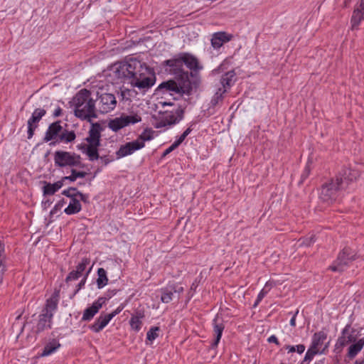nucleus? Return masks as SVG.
Listing matches in <instances>:
<instances>
[{
  "mask_svg": "<svg viewBox=\"0 0 364 364\" xmlns=\"http://www.w3.org/2000/svg\"><path fill=\"white\" fill-rule=\"evenodd\" d=\"M112 71L115 78L122 82L127 81L141 93L148 91L156 81L153 70L146 63L135 58L115 63Z\"/></svg>",
  "mask_w": 364,
  "mask_h": 364,
  "instance_id": "f257e3e1",
  "label": "nucleus"
},
{
  "mask_svg": "<svg viewBox=\"0 0 364 364\" xmlns=\"http://www.w3.org/2000/svg\"><path fill=\"white\" fill-rule=\"evenodd\" d=\"M75 114L82 119L96 118L97 107L95 100L92 97L90 91L83 89L80 90L73 99Z\"/></svg>",
  "mask_w": 364,
  "mask_h": 364,
  "instance_id": "f03ea898",
  "label": "nucleus"
},
{
  "mask_svg": "<svg viewBox=\"0 0 364 364\" xmlns=\"http://www.w3.org/2000/svg\"><path fill=\"white\" fill-rule=\"evenodd\" d=\"M102 130V128L98 123L93 124L89 130L88 136L86 138L88 144H83L80 148L83 153L87 154L90 161H95L99 158L97 148L100 146Z\"/></svg>",
  "mask_w": 364,
  "mask_h": 364,
  "instance_id": "7ed1b4c3",
  "label": "nucleus"
},
{
  "mask_svg": "<svg viewBox=\"0 0 364 364\" xmlns=\"http://www.w3.org/2000/svg\"><path fill=\"white\" fill-rule=\"evenodd\" d=\"M341 189H343L342 178H336L335 180H331L330 182L322 186L319 198L323 202L330 204L336 200L337 192Z\"/></svg>",
  "mask_w": 364,
  "mask_h": 364,
  "instance_id": "20e7f679",
  "label": "nucleus"
},
{
  "mask_svg": "<svg viewBox=\"0 0 364 364\" xmlns=\"http://www.w3.org/2000/svg\"><path fill=\"white\" fill-rule=\"evenodd\" d=\"M54 162L55 165L59 167H77L81 166V157L75 153L56 151L54 153Z\"/></svg>",
  "mask_w": 364,
  "mask_h": 364,
  "instance_id": "39448f33",
  "label": "nucleus"
},
{
  "mask_svg": "<svg viewBox=\"0 0 364 364\" xmlns=\"http://www.w3.org/2000/svg\"><path fill=\"white\" fill-rule=\"evenodd\" d=\"M141 121V117L136 114L127 115L122 114L118 117L111 119L108 123V127L114 132H117L121 129L130 124H134Z\"/></svg>",
  "mask_w": 364,
  "mask_h": 364,
  "instance_id": "423d86ee",
  "label": "nucleus"
},
{
  "mask_svg": "<svg viewBox=\"0 0 364 364\" xmlns=\"http://www.w3.org/2000/svg\"><path fill=\"white\" fill-rule=\"evenodd\" d=\"M355 257L356 255L350 248L345 247L329 269L333 272H343L348 264L355 259Z\"/></svg>",
  "mask_w": 364,
  "mask_h": 364,
  "instance_id": "0eeeda50",
  "label": "nucleus"
},
{
  "mask_svg": "<svg viewBox=\"0 0 364 364\" xmlns=\"http://www.w3.org/2000/svg\"><path fill=\"white\" fill-rule=\"evenodd\" d=\"M95 102H97V111L102 114H106L112 111L117 106V100L115 96L111 93H102L99 95Z\"/></svg>",
  "mask_w": 364,
  "mask_h": 364,
  "instance_id": "6e6552de",
  "label": "nucleus"
},
{
  "mask_svg": "<svg viewBox=\"0 0 364 364\" xmlns=\"http://www.w3.org/2000/svg\"><path fill=\"white\" fill-rule=\"evenodd\" d=\"M145 144L139 140H134L120 146L116 154L117 158H122L132 154L134 151L143 148Z\"/></svg>",
  "mask_w": 364,
  "mask_h": 364,
  "instance_id": "1a4fd4ad",
  "label": "nucleus"
},
{
  "mask_svg": "<svg viewBox=\"0 0 364 364\" xmlns=\"http://www.w3.org/2000/svg\"><path fill=\"white\" fill-rule=\"evenodd\" d=\"M46 111L42 108H37L32 113L31 117L28 120V138L31 139L34 134L35 129L37 128V124L41 118L46 114Z\"/></svg>",
  "mask_w": 364,
  "mask_h": 364,
  "instance_id": "9d476101",
  "label": "nucleus"
},
{
  "mask_svg": "<svg viewBox=\"0 0 364 364\" xmlns=\"http://www.w3.org/2000/svg\"><path fill=\"white\" fill-rule=\"evenodd\" d=\"M183 115V110L181 108H178L175 114L169 113L166 114L164 118L157 123L156 127L161 128L166 125H171L179 122Z\"/></svg>",
  "mask_w": 364,
  "mask_h": 364,
  "instance_id": "9b49d317",
  "label": "nucleus"
},
{
  "mask_svg": "<svg viewBox=\"0 0 364 364\" xmlns=\"http://www.w3.org/2000/svg\"><path fill=\"white\" fill-rule=\"evenodd\" d=\"M233 38L232 34L225 31L214 33L211 38V46L214 49H218L225 43L229 42Z\"/></svg>",
  "mask_w": 364,
  "mask_h": 364,
  "instance_id": "f8f14e48",
  "label": "nucleus"
},
{
  "mask_svg": "<svg viewBox=\"0 0 364 364\" xmlns=\"http://www.w3.org/2000/svg\"><path fill=\"white\" fill-rule=\"evenodd\" d=\"M105 302V298L100 297L97 301H95L92 305L88 308H87L83 313L82 320V321H90L95 315L99 311V310L102 308L103 304Z\"/></svg>",
  "mask_w": 364,
  "mask_h": 364,
  "instance_id": "ddd939ff",
  "label": "nucleus"
},
{
  "mask_svg": "<svg viewBox=\"0 0 364 364\" xmlns=\"http://www.w3.org/2000/svg\"><path fill=\"white\" fill-rule=\"evenodd\" d=\"M62 129L63 127L60 125V121L52 123L46 132L44 141H49L54 139L57 140L59 138Z\"/></svg>",
  "mask_w": 364,
  "mask_h": 364,
  "instance_id": "4468645a",
  "label": "nucleus"
},
{
  "mask_svg": "<svg viewBox=\"0 0 364 364\" xmlns=\"http://www.w3.org/2000/svg\"><path fill=\"white\" fill-rule=\"evenodd\" d=\"M182 58L183 63L192 71L198 73L203 69V66L195 56L188 53H183L182 54Z\"/></svg>",
  "mask_w": 364,
  "mask_h": 364,
  "instance_id": "2eb2a0df",
  "label": "nucleus"
},
{
  "mask_svg": "<svg viewBox=\"0 0 364 364\" xmlns=\"http://www.w3.org/2000/svg\"><path fill=\"white\" fill-rule=\"evenodd\" d=\"M183 291L182 287H177L175 285L169 286L165 289H161V301L163 303H169L172 299L174 293H181Z\"/></svg>",
  "mask_w": 364,
  "mask_h": 364,
  "instance_id": "dca6fc26",
  "label": "nucleus"
},
{
  "mask_svg": "<svg viewBox=\"0 0 364 364\" xmlns=\"http://www.w3.org/2000/svg\"><path fill=\"white\" fill-rule=\"evenodd\" d=\"M158 91H162L164 93L168 92L171 95L173 93H181L183 90V88L179 87L177 83L173 80H168L167 82H164L159 85L157 88Z\"/></svg>",
  "mask_w": 364,
  "mask_h": 364,
  "instance_id": "f3484780",
  "label": "nucleus"
},
{
  "mask_svg": "<svg viewBox=\"0 0 364 364\" xmlns=\"http://www.w3.org/2000/svg\"><path fill=\"white\" fill-rule=\"evenodd\" d=\"M53 314L42 313L39 316V320L36 326V333H41L46 329L51 328Z\"/></svg>",
  "mask_w": 364,
  "mask_h": 364,
  "instance_id": "a211bd4d",
  "label": "nucleus"
},
{
  "mask_svg": "<svg viewBox=\"0 0 364 364\" xmlns=\"http://www.w3.org/2000/svg\"><path fill=\"white\" fill-rule=\"evenodd\" d=\"M236 73L235 70H230L227 72L225 75H223L220 79V85L221 87L219 88L227 89L230 88L235 82Z\"/></svg>",
  "mask_w": 364,
  "mask_h": 364,
  "instance_id": "6ab92c4d",
  "label": "nucleus"
},
{
  "mask_svg": "<svg viewBox=\"0 0 364 364\" xmlns=\"http://www.w3.org/2000/svg\"><path fill=\"white\" fill-rule=\"evenodd\" d=\"M111 321L110 316L106 315H100L95 323L90 326V328L94 332H100L102 331Z\"/></svg>",
  "mask_w": 364,
  "mask_h": 364,
  "instance_id": "aec40b11",
  "label": "nucleus"
},
{
  "mask_svg": "<svg viewBox=\"0 0 364 364\" xmlns=\"http://www.w3.org/2000/svg\"><path fill=\"white\" fill-rule=\"evenodd\" d=\"M359 176V173L357 171L350 168H346L343 171L341 176L336 178H342L343 181V188H345L349 182L355 180Z\"/></svg>",
  "mask_w": 364,
  "mask_h": 364,
  "instance_id": "412c9836",
  "label": "nucleus"
},
{
  "mask_svg": "<svg viewBox=\"0 0 364 364\" xmlns=\"http://www.w3.org/2000/svg\"><path fill=\"white\" fill-rule=\"evenodd\" d=\"M224 328L225 326L222 323L218 322V318H215L213 320V332L215 338L214 342L212 343L213 348H215L218 346L221 338Z\"/></svg>",
  "mask_w": 364,
  "mask_h": 364,
  "instance_id": "4be33fe9",
  "label": "nucleus"
},
{
  "mask_svg": "<svg viewBox=\"0 0 364 364\" xmlns=\"http://www.w3.org/2000/svg\"><path fill=\"white\" fill-rule=\"evenodd\" d=\"M60 347V343L55 339H52L50 342L46 344L40 356H48L55 352Z\"/></svg>",
  "mask_w": 364,
  "mask_h": 364,
  "instance_id": "5701e85b",
  "label": "nucleus"
},
{
  "mask_svg": "<svg viewBox=\"0 0 364 364\" xmlns=\"http://www.w3.org/2000/svg\"><path fill=\"white\" fill-rule=\"evenodd\" d=\"M326 333L323 331L315 333L313 336L311 347L316 350H321V348L326 339Z\"/></svg>",
  "mask_w": 364,
  "mask_h": 364,
  "instance_id": "b1692460",
  "label": "nucleus"
},
{
  "mask_svg": "<svg viewBox=\"0 0 364 364\" xmlns=\"http://www.w3.org/2000/svg\"><path fill=\"white\" fill-rule=\"evenodd\" d=\"M364 338H360L355 343H353L348 348V356L353 358L363 348Z\"/></svg>",
  "mask_w": 364,
  "mask_h": 364,
  "instance_id": "393cba45",
  "label": "nucleus"
},
{
  "mask_svg": "<svg viewBox=\"0 0 364 364\" xmlns=\"http://www.w3.org/2000/svg\"><path fill=\"white\" fill-rule=\"evenodd\" d=\"M58 293H55L49 299L47 300L46 306L42 313L53 314L58 306Z\"/></svg>",
  "mask_w": 364,
  "mask_h": 364,
  "instance_id": "a878e982",
  "label": "nucleus"
},
{
  "mask_svg": "<svg viewBox=\"0 0 364 364\" xmlns=\"http://www.w3.org/2000/svg\"><path fill=\"white\" fill-rule=\"evenodd\" d=\"M81 210V205L78 198H72L70 200L68 206L65 209V213L68 215H72L79 213Z\"/></svg>",
  "mask_w": 364,
  "mask_h": 364,
  "instance_id": "bb28decb",
  "label": "nucleus"
},
{
  "mask_svg": "<svg viewBox=\"0 0 364 364\" xmlns=\"http://www.w3.org/2000/svg\"><path fill=\"white\" fill-rule=\"evenodd\" d=\"M144 315L143 313L138 312L136 315H133L131 317L129 323L132 330L135 331H139L141 329L142 325L141 320L144 318Z\"/></svg>",
  "mask_w": 364,
  "mask_h": 364,
  "instance_id": "cd10ccee",
  "label": "nucleus"
},
{
  "mask_svg": "<svg viewBox=\"0 0 364 364\" xmlns=\"http://www.w3.org/2000/svg\"><path fill=\"white\" fill-rule=\"evenodd\" d=\"M63 186V181H57L54 183H46L43 186L44 195H53Z\"/></svg>",
  "mask_w": 364,
  "mask_h": 364,
  "instance_id": "c85d7f7f",
  "label": "nucleus"
},
{
  "mask_svg": "<svg viewBox=\"0 0 364 364\" xmlns=\"http://www.w3.org/2000/svg\"><path fill=\"white\" fill-rule=\"evenodd\" d=\"M76 137L75 133L74 131H68L67 129H62L61 133L59 136V138L57 139L55 142H65L69 143L75 140Z\"/></svg>",
  "mask_w": 364,
  "mask_h": 364,
  "instance_id": "c756f323",
  "label": "nucleus"
},
{
  "mask_svg": "<svg viewBox=\"0 0 364 364\" xmlns=\"http://www.w3.org/2000/svg\"><path fill=\"white\" fill-rule=\"evenodd\" d=\"M164 63L171 67L173 68V70L174 71H179L181 70V68L183 67V58L182 55H181L178 58H172L169 60H166L164 61Z\"/></svg>",
  "mask_w": 364,
  "mask_h": 364,
  "instance_id": "7c9ffc66",
  "label": "nucleus"
},
{
  "mask_svg": "<svg viewBox=\"0 0 364 364\" xmlns=\"http://www.w3.org/2000/svg\"><path fill=\"white\" fill-rule=\"evenodd\" d=\"M364 17V11L354 9L351 17V28L356 29Z\"/></svg>",
  "mask_w": 364,
  "mask_h": 364,
  "instance_id": "2f4dec72",
  "label": "nucleus"
},
{
  "mask_svg": "<svg viewBox=\"0 0 364 364\" xmlns=\"http://www.w3.org/2000/svg\"><path fill=\"white\" fill-rule=\"evenodd\" d=\"M98 278L97 279V285L99 289H102L107 285L108 279L107 272L103 268H99L97 270Z\"/></svg>",
  "mask_w": 364,
  "mask_h": 364,
  "instance_id": "473e14b6",
  "label": "nucleus"
},
{
  "mask_svg": "<svg viewBox=\"0 0 364 364\" xmlns=\"http://www.w3.org/2000/svg\"><path fill=\"white\" fill-rule=\"evenodd\" d=\"M273 287L272 282H267L264 288L260 291L259 293L257 298L256 299V301L253 304V307L255 308L259 304V302L262 301V299L266 296V294L270 291L272 287Z\"/></svg>",
  "mask_w": 364,
  "mask_h": 364,
  "instance_id": "72a5a7b5",
  "label": "nucleus"
},
{
  "mask_svg": "<svg viewBox=\"0 0 364 364\" xmlns=\"http://www.w3.org/2000/svg\"><path fill=\"white\" fill-rule=\"evenodd\" d=\"M326 347H327V346H326V347L322 350H316L310 346V348L308 349V350L305 355V357L303 360L302 364H304L306 362H310L311 360H312L315 355H316L318 353H323V350H325V348Z\"/></svg>",
  "mask_w": 364,
  "mask_h": 364,
  "instance_id": "f704fd0d",
  "label": "nucleus"
},
{
  "mask_svg": "<svg viewBox=\"0 0 364 364\" xmlns=\"http://www.w3.org/2000/svg\"><path fill=\"white\" fill-rule=\"evenodd\" d=\"M86 176L85 171H77L75 169H72L71 175L63 178V181L69 180L70 181H75L77 178H84Z\"/></svg>",
  "mask_w": 364,
  "mask_h": 364,
  "instance_id": "c9c22d12",
  "label": "nucleus"
},
{
  "mask_svg": "<svg viewBox=\"0 0 364 364\" xmlns=\"http://www.w3.org/2000/svg\"><path fill=\"white\" fill-rule=\"evenodd\" d=\"M225 92H226L225 89H222V88L218 87L217 92L215 93L214 96L213 97V98L211 100L212 105L215 106L218 103L219 101L222 100L223 95Z\"/></svg>",
  "mask_w": 364,
  "mask_h": 364,
  "instance_id": "e433bc0d",
  "label": "nucleus"
},
{
  "mask_svg": "<svg viewBox=\"0 0 364 364\" xmlns=\"http://www.w3.org/2000/svg\"><path fill=\"white\" fill-rule=\"evenodd\" d=\"M347 333H348V326H346L342 332V336L338 339L337 345H339L340 346L343 347L346 345H348L349 341H348L347 338Z\"/></svg>",
  "mask_w": 364,
  "mask_h": 364,
  "instance_id": "4c0bfd02",
  "label": "nucleus"
},
{
  "mask_svg": "<svg viewBox=\"0 0 364 364\" xmlns=\"http://www.w3.org/2000/svg\"><path fill=\"white\" fill-rule=\"evenodd\" d=\"M159 328L156 326L151 328L147 332L146 339L151 342L155 340L159 336L158 331H159Z\"/></svg>",
  "mask_w": 364,
  "mask_h": 364,
  "instance_id": "58836bf2",
  "label": "nucleus"
},
{
  "mask_svg": "<svg viewBox=\"0 0 364 364\" xmlns=\"http://www.w3.org/2000/svg\"><path fill=\"white\" fill-rule=\"evenodd\" d=\"M79 191L75 188H70L63 191V194L67 197L72 198H77V194Z\"/></svg>",
  "mask_w": 364,
  "mask_h": 364,
  "instance_id": "ea45409f",
  "label": "nucleus"
},
{
  "mask_svg": "<svg viewBox=\"0 0 364 364\" xmlns=\"http://www.w3.org/2000/svg\"><path fill=\"white\" fill-rule=\"evenodd\" d=\"M153 138V133L151 130H145L143 132L139 137L136 140H139L140 141H142L143 143L145 142V141L151 140Z\"/></svg>",
  "mask_w": 364,
  "mask_h": 364,
  "instance_id": "a19ab883",
  "label": "nucleus"
},
{
  "mask_svg": "<svg viewBox=\"0 0 364 364\" xmlns=\"http://www.w3.org/2000/svg\"><path fill=\"white\" fill-rule=\"evenodd\" d=\"M90 264V259L87 258H83L82 262L77 266L76 272H78L80 275H82V272L85 271L87 265Z\"/></svg>",
  "mask_w": 364,
  "mask_h": 364,
  "instance_id": "79ce46f5",
  "label": "nucleus"
},
{
  "mask_svg": "<svg viewBox=\"0 0 364 364\" xmlns=\"http://www.w3.org/2000/svg\"><path fill=\"white\" fill-rule=\"evenodd\" d=\"M82 275H80L78 272H77L75 270H74L69 273V274L66 277L65 281H66V282H69L70 281L77 280Z\"/></svg>",
  "mask_w": 364,
  "mask_h": 364,
  "instance_id": "37998d69",
  "label": "nucleus"
},
{
  "mask_svg": "<svg viewBox=\"0 0 364 364\" xmlns=\"http://www.w3.org/2000/svg\"><path fill=\"white\" fill-rule=\"evenodd\" d=\"M347 338L349 343H355L356 341V334L355 331H352L350 332V329L348 327V333H347Z\"/></svg>",
  "mask_w": 364,
  "mask_h": 364,
  "instance_id": "c03bdc74",
  "label": "nucleus"
},
{
  "mask_svg": "<svg viewBox=\"0 0 364 364\" xmlns=\"http://www.w3.org/2000/svg\"><path fill=\"white\" fill-rule=\"evenodd\" d=\"M177 148V146L173 143L171 146H170L168 149H166L162 154V157H165L166 155L170 154L174 149Z\"/></svg>",
  "mask_w": 364,
  "mask_h": 364,
  "instance_id": "a18cd8bd",
  "label": "nucleus"
},
{
  "mask_svg": "<svg viewBox=\"0 0 364 364\" xmlns=\"http://www.w3.org/2000/svg\"><path fill=\"white\" fill-rule=\"evenodd\" d=\"M314 236H311L310 237H308V238H306L304 240H303V242H302V245H304L306 246H309L311 245V244H312L313 242H314Z\"/></svg>",
  "mask_w": 364,
  "mask_h": 364,
  "instance_id": "49530a36",
  "label": "nucleus"
},
{
  "mask_svg": "<svg viewBox=\"0 0 364 364\" xmlns=\"http://www.w3.org/2000/svg\"><path fill=\"white\" fill-rule=\"evenodd\" d=\"M123 309V306H119L117 309L112 311L111 314H108L107 316H110V319L112 320L116 315L119 314Z\"/></svg>",
  "mask_w": 364,
  "mask_h": 364,
  "instance_id": "de8ad7c7",
  "label": "nucleus"
},
{
  "mask_svg": "<svg viewBox=\"0 0 364 364\" xmlns=\"http://www.w3.org/2000/svg\"><path fill=\"white\" fill-rule=\"evenodd\" d=\"M88 195L87 194H83L81 192L79 191L78 194H77V198L79 199V200H82L83 202L85 203H87L88 202Z\"/></svg>",
  "mask_w": 364,
  "mask_h": 364,
  "instance_id": "09e8293b",
  "label": "nucleus"
},
{
  "mask_svg": "<svg viewBox=\"0 0 364 364\" xmlns=\"http://www.w3.org/2000/svg\"><path fill=\"white\" fill-rule=\"evenodd\" d=\"M98 159H100L102 163H103L104 165H107L110 161H112V159L109 158L107 156H99Z\"/></svg>",
  "mask_w": 364,
  "mask_h": 364,
  "instance_id": "8fccbe9b",
  "label": "nucleus"
},
{
  "mask_svg": "<svg viewBox=\"0 0 364 364\" xmlns=\"http://www.w3.org/2000/svg\"><path fill=\"white\" fill-rule=\"evenodd\" d=\"M0 260L5 261L6 256L4 255V245L0 242Z\"/></svg>",
  "mask_w": 364,
  "mask_h": 364,
  "instance_id": "3c124183",
  "label": "nucleus"
},
{
  "mask_svg": "<svg viewBox=\"0 0 364 364\" xmlns=\"http://www.w3.org/2000/svg\"><path fill=\"white\" fill-rule=\"evenodd\" d=\"M295 347L296 351L299 354L303 353L306 349L305 346L303 344L296 345L295 346Z\"/></svg>",
  "mask_w": 364,
  "mask_h": 364,
  "instance_id": "603ef678",
  "label": "nucleus"
},
{
  "mask_svg": "<svg viewBox=\"0 0 364 364\" xmlns=\"http://www.w3.org/2000/svg\"><path fill=\"white\" fill-rule=\"evenodd\" d=\"M267 341H268L269 343H274L277 346H279L280 345V343L279 342L277 338L275 336H274V335H272L270 337H269Z\"/></svg>",
  "mask_w": 364,
  "mask_h": 364,
  "instance_id": "864d4df0",
  "label": "nucleus"
},
{
  "mask_svg": "<svg viewBox=\"0 0 364 364\" xmlns=\"http://www.w3.org/2000/svg\"><path fill=\"white\" fill-rule=\"evenodd\" d=\"M6 270V267L5 264V261L0 260V273L4 274Z\"/></svg>",
  "mask_w": 364,
  "mask_h": 364,
  "instance_id": "5fc2aeb1",
  "label": "nucleus"
},
{
  "mask_svg": "<svg viewBox=\"0 0 364 364\" xmlns=\"http://www.w3.org/2000/svg\"><path fill=\"white\" fill-rule=\"evenodd\" d=\"M284 348L288 350V353H294L296 351L295 346L287 345Z\"/></svg>",
  "mask_w": 364,
  "mask_h": 364,
  "instance_id": "6e6d98bb",
  "label": "nucleus"
},
{
  "mask_svg": "<svg viewBox=\"0 0 364 364\" xmlns=\"http://www.w3.org/2000/svg\"><path fill=\"white\" fill-rule=\"evenodd\" d=\"M355 9L364 11V0H360L359 5Z\"/></svg>",
  "mask_w": 364,
  "mask_h": 364,
  "instance_id": "4d7b16f0",
  "label": "nucleus"
},
{
  "mask_svg": "<svg viewBox=\"0 0 364 364\" xmlns=\"http://www.w3.org/2000/svg\"><path fill=\"white\" fill-rule=\"evenodd\" d=\"M298 313H299V311L297 310L296 311V313L294 314V316H292V318H291V320H290V325L291 326H296V316L297 315Z\"/></svg>",
  "mask_w": 364,
  "mask_h": 364,
  "instance_id": "13d9d810",
  "label": "nucleus"
},
{
  "mask_svg": "<svg viewBox=\"0 0 364 364\" xmlns=\"http://www.w3.org/2000/svg\"><path fill=\"white\" fill-rule=\"evenodd\" d=\"M61 113H62V109H60V107H58L54 113H53V116L57 117H59L61 115Z\"/></svg>",
  "mask_w": 364,
  "mask_h": 364,
  "instance_id": "bf43d9fd",
  "label": "nucleus"
},
{
  "mask_svg": "<svg viewBox=\"0 0 364 364\" xmlns=\"http://www.w3.org/2000/svg\"><path fill=\"white\" fill-rule=\"evenodd\" d=\"M85 281H86V277H85L78 284L77 287V291H78L79 289H80L82 288V287H83L85 285Z\"/></svg>",
  "mask_w": 364,
  "mask_h": 364,
  "instance_id": "052dcab7",
  "label": "nucleus"
},
{
  "mask_svg": "<svg viewBox=\"0 0 364 364\" xmlns=\"http://www.w3.org/2000/svg\"><path fill=\"white\" fill-rule=\"evenodd\" d=\"M185 140L181 136L174 142L177 147Z\"/></svg>",
  "mask_w": 364,
  "mask_h": 364,
  "instance_id": "680f3d73",
  "label": "nucleus"
},
{
  "mask_svg": "<svg viewBox=\"0 0 364 364\" xmlns=\"http://www.w3.org/2000/svg\"><path fill=\"white\" fill-rule=\"evenodd\" d=\"M226 64H228V60H225L223 61V63L220 65V67H219V68H218V69H221V70H223V68Z\"/></svg>",
  "mask_w": 364,
  "mask_h": 364,
  "instance_id": "e2e57ef3",
  "label": "nucleus"
},
{
  "mask_svg": "<svg viewBox=\"0 0 364 364\" xmlns=\"http://www.w3.org/2000/svg\"><path fill=\"white\" fill-rule=\"evenodd\" d=\"M354 364H364V359H358Z\"/></svg>",
  "mask_w": 364,
  "mask_h": 364,
  "instance_id": "0e129e2a",
  "label": "nucleus"
},
{
  "mask_svg": "<svg viewBox=\"0 0 364 364\" xmlns=\"http://www.w3.org/2000/svg\"><path fill=\"white\" fill-rule=\"evenodd\" d=\"M191 132V128H188L183 134H184L188 136L190 134Z\"/></svg>",
  "mask_w": 364,
  "mask_h": 364,
  "instance_id": "69168bd1",
  "label": "nucleus"
},
{
  "mask_svg": "<svg viewBox=\"0 0 364 364\" xmlns=\"http://www.w3.org/2000/svg\"><path fill=\"white\" fill-rule=\"evenodd\" d=\"M309 171H310L309 167V166H307L306 167V169H305L306 177L309 175Z\"/></svg>",
  "mask_w": 364,
  "mask_h": 364,
  "instance_id": "338daca9",
  "label": "nucleus"
},
{
  "mask_svg": "<svg viewBox=\"0 0 364 364\" xmlns=\"http://www.w3.org/2000/svg\"><path fill=\"white\" fill-rule=\"evenodd\" d=\"M4 274H3V273H0V284H1V282L3 281Z\"/></svg>",
  "mask_w": 364,
  "mask_h": 364,
  "instance_id": "774afa93",
  "label": "nucleus"
}]
</instances>
